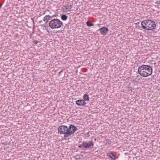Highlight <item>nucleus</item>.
<instances>
[{
  "label": "nucleus",
  "instance_id": "7ed1b4c3",
  "mask_svg": "<svg viewBox=\"0 0 160 160\" xmlns=\"http://www.w3.org/2000/svg\"><path fill=\"white\" fill-rule=\"evenodd\" d=\"M49 26L52 29H58L63 26L62 22L57 18L52 20L49 23Z\"/></svg>",
  "mask_w": 160,
  "mask_h": 160
},
{
  "label": "nucleus",
  "instance_id": "20e7f679",
  "mask_svg": "<svg viewBox=\"0 0 160 160\" xmlns=\"http://www.w3.org/2000/svg\"><path fill=\"white\" fill-rule=\"evenodd\" d=\"M58 132L60 134L64 135L65 138L70 136L69 128L66 126L61 125L59 126L58 128Z\"/></svg>",
  "mask_w": 160,
  "mask_h": 160
},
{
  "label": "nucleus",
  "instance_id": "f8f14e48",
  "mask_svg": "<svg viewBox=\"0 0 160 160\" xmlns=\"http://www.w3.org/2000/svg\"><path fill=\"white\" fill-rule=\"evenodd\" d=\"M83 98L84 100L87 101L89 100V97L87 94H86L83 96Z\"/></svg>",
  "mask_w": 160,
  "mask_h": 160
},
{
  "label": "nucleus",
  "instance_id": "2eb2a0df",
  "mask_svg": "<svg viewBox=\"0 0 160 160\" xmlns=\"http://www.w3.org/2000/svg\"><path fill=\"white\" fill-rule=\"evenodd\" d=\"M85 135L87 138L89 137L90 136L89 132H87L84 134Z\"/></svg>",
  "mask_w": 160,
  "mask_h": 160
},
{
  "label": "nucleus",
  "instance_id": "f3484780",
  "mask_svg": "<svg viewBox=\"0 0 160 160\" xmlns=\"http://www.w3.org/2000/svg\"><path fill=\"white\" fill-rule=\"evenodd\" d=\"M156 3L157 4H160V0H157Z\"/></svg>",
  "mask_w": 160,
  "mask_h": 160
},
{
  "label": "nucleus",
  "instance_id": "9b49d317",
  "mask_svg": "<svg viewBox=\"0 0 160 160\" xmlns=\"http://www.w3.org/2000/svg\"><path fill=\"white\" fill-rule=\"evenodd\" d=\"M107 155L112 160H115L116 158V157L112 153H108Z\"/></svg>",
  "mask_w": 160,
  "mask_h": 160
},
{
  "label": "nucleus",
  "instance_id": "a211bd4d",
  "mask_svg": "<svg viewBox=\"0 0 160 160\" xmlns=\"http://www.w3.org/2000/svg\"><path fill=\"white\" fill-rule=\"evenodd\" d=\"M1 6H2V5H0V8L1 7Z\"/></svg>",
  "mask_w": 160,
  "mask_h": 160
},
{
  "label": "nucleus",
  "instance_id": "4468645a",
  "mask_svg": "<svg viewBox=\"0 0 160 160\" xmlns=\"http://www.w3.org/2000/svg\"><path fill=\"white\" fill-rule=\"evenodd\" d=\"M87 25L89 27H91L94 25V24L88 21L86 22Z\"/></svg>",
  "mask_w": 160,
  "mask_h": 160
},
{
  "label": "nucleus",
  "instance_id": "6e6552de",
  "mask_svg": "<svg viewBox=\"0 0 160 160\" xmlns=\"http://www.w3.org/2000/svg\"><path fill=\"white\" fill-rule=\"evenodd\" d=\"M98 31H100L102 35H105L108 32V29L105 27H103L100 28Z\"/></svg>",
  "mask_w": 160,
  "mask_h": 160
},
{
  "label": "nucleus",
  "instance_id": "f257e3e1",
  "mask_svg": "<svg viewBox=\"0 0 160 160\" xmlns=\"http://www.w3.org/2000/svg\"><path fill=\"white\" fill-rule=\"evenodd\" d=\"M138 72L142 77H147L152 74V70L150 66L142 65L139 66Z\"/></svg>",
  "mask_w": 160,
  "mask_h": 160
},
{
  "label": "nucleus",
  "instance_id": "39448f33",
  "mask_svg": "<svg viewBox=\"0 0 160 160\" xmlns=\"http://www.w3.org/2000/svg\"><path fill=\"white\" fill-rule=\"evenodd\" d=\"M82 142L83 150H85L90 148L93 147L94 143L92 141H83Z\"/></svg>",
  "mask_w": 160,
  "mask_h": 160
},
{
  "label": "nucleus",
  "instance_id": "f03ea898",
  "mask_svg": "<svg viewBox=\"0 0 160 160\" xmlns=\"http://www.w3.org/2000/svg\"><path fill=\"white\" fill-rule=\"evenodd\" d=\"M141 25L142 28L146 30H154L156 27V25L154 21L148 19L142 22Z\"/></svg>",
  "mask_w": 160,
  "mask_h": 160
},
{
  "label": "nucleus",
  "instance_id": "dca6fc26",
  "mask_svg": "<svg viewBox=\"0 0 160 160\" xmlns=\"http://www.w3.org/2000/svg\"><path fill=\"white\" fill-rule=\"evenodd\" d=\"M82 146V144L81 145H79L78 146V148H82L83 149V146Z\"/></svg>",
  "mask_w": 160,
  "mask_h": 160
},
{
  "label": "nucleus",
  "instance_id": "9d476101",
  "mask_svg": "<svg viewBox=\"0 0 160 160\" xmlns=\"http://www.w3.org/2000/svg\"><path fill=\"white\" fill-rule=\"evenodd\" d=\"M51 17V16L49 15H46L43 18V20L47 23L48 20L50 19Z\"/></svg>",
  "mask_w": 160,
  "mask_h": 160
},
{
  "label": "nucleus",
  "instance_id": "0eeeda50",
  "mask_svg": "<svg viewBox=\"0 0 160 160\" xmlns=\"http://www.w3.org/2000/svg\"><path fill=\"white\" fill-rule=\"evenodd\" d=\"M76 104L78 106H84L86 104V102L82 99H79L76 101Z\"/></svg>",
  "mask_w": 160,
  "mask_h": 160
},
{
  "label": "nucleus",
  "instance_id": "1a4fd4ad",
  "mask_svg": "<svg viewBox=\"0 0 160 160\" xmlns=\"http://www.w3.org/2000/svg\"><path fill=\"white\" fill-rule=\"evenodd\" d=\"M72 8V5L67 4L63 6L62 8L63 10L66 11H70Z\"/></svg>",
  "mask_w": 160,
  "mask_h": 160
},
{
  "label": "nucleus",
  "instance_id": "423d86ee",
  "mask_svg": "<svg viewBox=\"0 0 160 160\" xmlns=\"http://www.w3.org/2000/svg\"><path fill=\"white\" fill-rule=\"evenodd\" d=\"M70 136L73 134L74 132L77 130L76 127L72 125H70L69 128Z\"/></svg>",
  "mask_w": 160,
  "mask_h": 160
},
{
  "label": "nucleus",
  "instance_id": "ddd939ff",
  "mask_svg": "<svg viewBox=\"0 0 160 160\" xmlns=\"http://www.w3.org/2000/svg\"><path fill=\"white\" fill-rule=\"evenodd\" d=\"M61 18L62 20L65 21L67 20L68 17L66 15H63L61 16Z\"/></svg>",
  "mask_w": 160,
  "mask_h": 160
}]
</instances>
